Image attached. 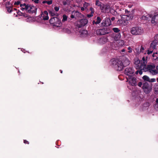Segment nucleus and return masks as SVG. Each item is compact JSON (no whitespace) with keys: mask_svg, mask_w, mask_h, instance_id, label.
<instances>
[{"mask_svg":"<svg viewBox=\"0 0 158 158\" xmlns=\"http://www.w3.org/2000/svg\"><path fill=\"white\" fill-rule=\"evenodd\" d=\"M111 24L110 19L109 18L106 17L104 19L101 23L102 27H108Z\"/></svg>","mask_w":158,"mask_h":158,"instance_id":"6e6552de","label":"nucleus"},{"mask_svg":"<svg viewBox=\"0 0 158 158\" xmlns=\"http://www.w3.org/2000/svg\"><path fill=\"white\" fill-rule=\"evenodd\" d=\"M108 40L106 37H103L100 38L98 40V42L101 44H103L106 43Z\"/></svg>","mask_w":158,"mask_h":158,"instance_id":"ddd939ff","label":"nucleus"},{"mask_svg":"<svg viewBox=\"0 0 158 158\" xmlns=\"http://www.w3.org/2000/svg\"><path fill=\"white\" fill-rule=\"evenodd\" d=\"M156 44L155 42H152L151 44L150 49L151 50L154 49L156 48Z\"/></svg>","mask_w":158,"mask_h":158,"instance_id":"4be33fe9","label":"nucleus"},{"mask_svg":"<svg viewBox=\"0 0 158 158\" xmlns=\"http://www.w3.org/2000/svg\"><path fill=\"white\" fill-rule=\"evenodd\" d=\"M95 5L96 6H100L102 5L101 2H100L98 0H96L95 1Z\"/></svg>","mask_w":158,"mask_h":158,"instance_id":"c756f323","label":"nucleus"},{"mask_svg":"<svg viewBox=\"0 0 158 158\" xmlns=\"http://www.w3.org/2000/svg\"><path fill=\"white\" fill-rule=\"evenodd\" d=\"M23 142L25 144H29V142L26 140H24Z\"/></svg>","mask_w":158,"mask_h":158,"instance_id":"a18cd8bd","label":"nucleus"},{"mask_svg":"<svg viewBox=\"0 0 158 158\" xmlns=\"http://www.w3.org/2000/svg\"><path fill=\"white\" fill-rule=\"evenodd\" d=\"M88 20L86 19H83L77 22L76 26L80 28L85 26L88 23Z\"/></svg>","mask_w":158,"mask_h":158,"instance_id":"0eeeda50","label":"nucleus"},{"mask_svg":"<svg viewBox=\"0 0 158 158\" xmlns=\"http://www.w3.org/2000/svg\"><path fill=\"white\" fill-rule=\"evenodd\" d=\"M66 2H63V4L64 5H66Z\"/></svg>","mask_w":158,"mask_h":158,"instance_id":"bf43d9fd","label":"nucleus"},{"mask_svg":"<svg viewBox=\"0 0 158 158\" xmlns=\"http://www.w3.org/2000/svg\"><path fill=\"white\" fill-rule=\"evenodd\" d=\"M37 8L34 6H30L28 12L30 14H32L35 13L36 11Z\"/></svg>","mask_w":158,"mask_h":158,"instance_id":"4468645a","label":"nucleus"},{"mask_svg":"<svg viewBox=\"0 0 158 158\" xmlns=\"http://www.w3.org/2000/svg\"><path fill=\"white\" fill-rule=\"evenodd\" d=\"M20 6L21 7H22V6H23V4H20Z\"/></svg>","mask_w":158,"mask_h":158,"instance_id":"052dcab7","label":"nucleus"},{"mask_svg":"<svg viewBox=\"0 0 158 158\" xmlns=\"http://www.w3.org/2000/svg\"><path fill=\"white\" fill-rule=\"evenodd\" d=\"M4 0V1L5 2V0Z\"/></svg>","mask_w":158,"mask_h":158,"instance_id":"774afa93","label":"nucleus"},{"mask_svg":"<svg viewBox=\"0 0 158 158\" xmlns=\"http://www.w3.org/2000/svg\"><path fill=\"white\" fill-rule=\"evenodd\" d=\"M142 88L144 92L146 94H148L151 91L152 88L151 85H149L148 82L144 81L143 83Z\"/></svg>","mask_w":158,"mask_h":158,"instance_id":"423d86ee","label":"nucleus"},{"mask_svg":"<svg viewBox=\"0 0 158 158\" xmlns=\"http://www.w3.org/2000/svg\"><path fill=\"white\" fill-rule=\"evenodd\" d=\"M23 6L25 7L27 5V4H26L25 3H24L23 4Z\"/></svg>","mask_w":158,"mask_h":158,"instance_id":"6e6d98bb","label":"nucleus"},{"mask_svg":"<svg viewBox=\"0 0 158 158\" xmlns=\"http://www.w3.org/2000/svg\"><path fill=\"white\" fill-rule=\"evenodd\" d=\"M135 67L136 68V69H139V70H137L135 72V74H137L138 73H139L140 75H141L142 74L143 72L142 71L143 70L142 69L141 67L142 66H140L139 64H136V63H135Z\"/></svg>","mask_w":158,"mask_h":158,"instance_id":"9b49d317","label":"nucleus"},{"mask_svg":"<svg viewBox=\"0 0 158 158\" xmlns=\"http://www.w3.org/2000/svg\"><path fill=\"white\" fill-rule=\"evenodd\" d=\"M111 31V30L110 27H105L98 29L96 31V33L98 35H105L110 33Z\"/></svg>","mask_w":158,"mask_h":158,"instance_id":"20e7f679","label":"nucleus"},{"mask_svg":"<svg viewBox=\"0 0 158 158\" xmlns=\"http://www.w3.org/2000/svg\"><path fill=\"white\" fill-rule=\"evenodd\" d=\"M135 50L137 53L138 54L141 52V50H140V47L139 46L138 47L136 48Z\"/></svg>","mask_w":158,"mask_h":158,"instance_id":"c85d7f7f","label":"nucleus"},{"mask_svg":"<svg viewBox=\"0 0 158 158\" xmlns=\"http://www.w3.org/2000/svg\"><path fill=\"white\" fill-rule=\"evenodd\" d=\"M93 14H91L90 13V14H88L87 15V16L88 18H90L92 16H93Z\"/></svg>","mask_w":158,"mask_h":158,"instance_id":"37998d69","label":"nucleus"},{"mask_svg":"<svg viewBox=\"0 0 158 158\" xmlns=\"http://www.w3.org/2000/svg\"><path fill=\"white\" fill-rule=\"evenodd\" d=\"M14 10H17V9L16 8H14Z\"/></svg>","mask_w":158,"mask_h":158,"instance_id":"e2e57ef3","label":"nucleus"},{"mask_svg":"<svg viewBox=\"0 0 158 158\" xmlns=\"http://www.w3.org/2000/svg\"><path fill=\"white\" fill-rule=\"evenodd\" d=\"M156 102L157 103H158V98H157V99H156Z\"/></svg>","mask_w":158,"mask_h":158,"instance_id":"13d9d810","label":"nucleus"},{"mask_svg":"<svg viewBox=\"0 0 158 158\" xmlns=\"http://www.w3.org/2000/svg\"><path fill=\"white\" fill-rule=\"evenodd\" d=\"M129 79V83L132 85L135 86L136 85V78L133 76L128 77V78Z\"/></svg>","mask_w":158,"mask_h":158,"instance_id":"9d476101","label":"nucleus"},{"mask_svg":"<svg viewBox=\"0 0 158 158\" xmlns=\"http://www.w3.org/2000/svg\"><path fill=\"white\" fill-rule=\"evenodd\" d=\"M143 85V83L142 82H140L138 84V85L140 87H141L142 85Z\"/></svg>","mask_w":158,"mask_h":158,"instance_id":"49530a36","label":"nucleus"},{"mask_svg":"<svg viewBox=\"0 0 158 158\" xmlns=\"http://www.w3.org/2000/svg\"><path fill=\"white\" fill-rule=\"evenodd\" d=\"M87 33V31L86 30H83L81 32V34H86Z\"/></svg>","mask_w":158,"mask_h":158,"instance_id":"c03bdc74","label":"nucleus"},{"mask_svg":"<svg viewBox=\"0 0 158 158\" xmlns=\"http://www.w3.org/2000/svg\"><path fill=\"white\" fill-rule=\"evenodd\" d=\"M157 54V53H153V54H152V56H153V57H155V56H155V54Z\"/></svg>","mask_w":158,"mask_h":158,"instance_id":"603ef678","label":"nucleus"},{"mask_svg":"<svg viewBox=\"0 0 158 158\" xmlns=\"http://www.w3.org/2000/svg\"><path fill=\"white\" fill-rule=\"evenodd\" d=\"M21 10H25V7H22L21 8Z\"/></svg>","mask_w":158,"mask_h":158,"instance_id":"864d4df0","label":"nucleus"},{"mask_svg":"<svg viewBox=\"0 0 158 158\" xmlns=\"http://www.w3.org/2000/svg\"><path fill=\"white\" fill-rule=\"evenodd\" d=\"M125 73L128 77L133 76L134 73V70L131 67H127L126 68L125 71Z\"/></svg>","mask_w":158,"mask_h":158,"instance_id":"1a4fd4ad","label":"nucleus"},{"mask_svg":"<svg viewBox=\"0 0 158 158\" xmlns=\"http://www.w3.org/2000/svg\"><path fill=\"white\" fill-rule=\"evenodd\" d=\"M48 12L49 15L51 16H56L58 15V14L57 13H55L54 10H49Z\"/></svg>","mask_w":158,"mask_h":158,"instance_id":"aec40b11","label":"nucleus"},{"mask_svg":"<svg viewBox=\"0 0 158 158\" xmlns=\"http://www.w3.org/2000/svg\"><path fill=\"white\" fill-rule=\"evenodd\" d=\"M110 20H111L112 21H114L115 19V17H113L111 18Z\"/></svg>","mask_w":158,"mask_h":158,"instance_id":"3c124183","label":"nucleus"},{"mask_svg":"<svg viewBox=\"0 0 158 158\" xmlns=\"http://www.w3.org/2000/svg\"><path fill=\"white\" fill-rule=\"evenodd\" d=\"M155 64H152L148 65H145V66L143 67H141L143 71L146 72L149 71L153 75H156L157 73V71L155 69Z\"/></svg>","mask_w":158,"mask_h":158,"instance_id":"f03ea898","label":"nucleus"},{"mask_svg":"<svg viewBox=\"0 0 158 158\" xmlns=\"http://www.w3.org/2000/svg\"><path fill=\"white\" fill-rule=\"evenodd\" d=\"M10 3L9 2H6V4H5L6 7H8L9 6H8L10 5Z\"/></svg>","mask_w":158,"mask_h":158,"instance_id":"a19ab883","label":"nucleus"},{"mask_svg":"<svg viewBox=\"0 0 158 158\" xmlns=\"http://www.w3.org/2000/svg\"><path fill=\"white\" fill-rule=\"evenodd\" d=\"M127 49L128 50H129L128 51V52L129 53H131L132 52V49L130 46H129L128 48Z\"/></svg>","mask_w":158,"mask_h":158,"instance_id":"f704fd0d","label":"nucleus"},{"mask_svg":"<svg viewBox=\"0 0 158 158\" xmlns=\"http://www.w3.org/2000/svg\"><path fill=\"white\" fill-rule=\"evenodd\" d=\"M140 50H141V52H143V51L144 50V48L142 46H141L140 47Z\"/></svg>","mask_w":158,"mask_h":158,"instance_id":"ea45409f","label":"nucleus"},{"mask_svg":"<svg viewBox=\"0 0 158 158\" xmlns=\"http://www.w3.org/2000/svg\"><path fill=\"white\" fill-rule=\"evenodd\" d=\"M156 36V37H157V36H158V34H157V35Z\"/></svg>","mask_w":158,"mask_h":158,"instance_id":"69168bd1","label":"nucleus"},{"mask_svg":"<svg viewBox=\"0 0 158 158\" xmlns=\"http://www.w3.org/2000/svg\"><path fill=\"white\" fill-rule=\"evenodd\" d=\"M70 17H71V18L72 19H73V18H75V17L74 16V15L72 13V15L70 16Z\"/></svg>","mask_w":158,"mask_h":158,"instance_id":"09e8293b","label":"nucleus"},{"mask_svg":"<svg viewBox=\"0 0 158 158\" xmlns=\"http://www.w3.org/2000/svg\"><path fill=\"white\" fill-rule=\"evenodd\" d=\"M52 0L49 1H47L45 0V1H43L42 3L43 4L46 3L48 4V5H51V4H52Z\"/></svg>","mask_w":158,"mask_h":158,"instance_id":"cd10ccee","label":"nucleus"},{"mask_svg":"<svg viewBox=\"0 0 158 158\" xmlns=\"http://www.w3.org/2000/svg\"><path fill=\"white\" fill-rule=\"evenodd\" d=\"M49 23L51 24H53L54 26L59 27L61 26L62 23L60 19L56 17L51 18L49 20Z\"/></svg>","mask_w":158,"mask_h":158,"instance_id":"7ed1b4c3","label":"nucleus"},{"mask_svg":"<svg viewBox=\"0 0 158 158\" xmlns=\"http://www.w3.org/2000/svg\"><path fill=\"white\" fill-rule=\"evenodd\" d=\"M130 61L126 57H123V61L118 59L112 60L111 65L117 71H121L123 67H126L130 64Z\"/></svg>","mask_w":158,"mask_h":158,"instance_id":"f257e3e1","label":"nucleus"},{"mask_svg":"<svg viewBox=\"0 0 158 158\" xmlns=\"http://www.w3.org/2000/svg\"><path fill=\"white\" fill-rule=\"evenodd\" d=\"M140 19H141L143 20H147L148 19V17L145 16L143 15L141 17Z\"/></svg>","mask_w":158,"mask_h":158,"instance_id":"473e14b6","label":"nucleus"},{"mask_svg":"<svg viewBox=\"0 0 158 158\" xmlns=\"http://www.w3.org/2000/svg\"><path fill=\"white\" fill-rule=\"evenodd\" d=\"M125 12L126 15H124V19L126 20H129L132 18V16L131 15H129L128 14H127V13H129V12H130L129 11H128V10L126 9L125 10Z\"/></svg>","mask_w":158,"mask_h":158,"instance_id":"f3484780","label":"nucleus"},{"mask_svg":"<svg viewBox=\"0 0 158 158\" xmlns=\"http://www.w3.org/2000/svg\"><path fill=\"white\" fill-rule=\"evenodd\" d=\"M157 81L158 82V77L156 79Z\"/></svg>","mask_w":158,"mask_h":158,"instance_id":"0e129e2a","label":"nucleus"},{"mask_svg":"<svg viewBox=\"0 0 158 158\" xmlns=\"http://www.w3.org/2000/svg\"><path fill=\"white\" fill-rule=\"evenodd\" d=\"M121 51H122V52H125V49H123Z\"/></svg>","mask_w":158,"mask_h":158,"instance_id":"4d7b16f0","label":"nucleus"},{"mask_svg":"<svg viewBox=\"0 0 158 158\" xmlns=\"http://www.w3.org/2000/svg\"><path fill=\"white\" fill-rule=\"evenodd\" d=\"M30 5H29L28 4H27L26 6H25V10H26L27 11V12H28V10H29V8L30 7Z\"/></svg>","mask_w":158,"mask_h":158,"instance_id":"72a5a7b5","label":"nucleus"},{"mask_svg":"<svg viewBox=\"0 0 158 158\" xmlns=\"http://www.w3.org/2000/svg\"><path fill=\"white\" fill-rule=\"evenodd\" d=\"M63 19H62V22L64 23L65 21H67L68 19V16L65 14L63 15Z\"/></svg>","mask_w":158,"mask_h":158,"instance_id":"b1692460","label":"nucleus"},{"mask_svg":"<svg viewBox=\"0 0 158 158\" xmlns=\"http://www.w3.org/2000/svg\"><path fill=\"white\" fill-rule=\"evenodd\" d=\"M113 31L116 33H118L120 32V30L118 28L116 27H114L112 28Z\"/></svg>","mask_w":158,"mask_h":158,"instance_id":"bb28decb","label":"nucleus"},{"mask_svg":"<svg viewBox=\"0 0 158 158\" xmlns=\"http://www.w3.org/2000/svg\"><path fill=\"white\" fill-rule=\"evenodd\" d=\"M35 3H39V0H32Z\"/></svg>","mask_w":158,"mask_h":158,"instance_id":"de8ad7c7","label":"nucleus"},{"mask_svg":"<svg viewBox=\"0 0 158 158\" xmlns=\"http://www.w3.org/2000/svg\"><path fill=\"white\" fill-rule=\"evenodd\" d=\"M72 13L74 14L75 17H80L82 16V14L77 11L74 10L72 11Z\"/></svg>","mask_w":158,"mask_h":158,"instance_id":"6ab92c4d","label":"nucleus"},{"mask_svg":"<svg viewBox=\"0 0 158 158\" xmlns=\"http://www.w3.org/2000/svg\"><path fill=\"white\" fill-rule=\"evenodd\" d=\"M102 21V19L99 16H98L96 18V21L93 20L92 21V25L94 26H95L96 25L99 24Z\"/></svg>","mask_w":158,"mask_h":158,"instance_id":"2eb2a0df","label":"nucleus"},{"mask_svg":"<svg viewBox=\"0 0 158 158\" xmlns=\"http://www.w3.org/2000/svg\"><path fill=\"white\" fill-rule=\"evenodd\" d=\"M6 10L9 13H10L12 11V6H9L6 7Z\"/></svg>","mask_w":158,"mask_h":158,"instance_id":"5701e85b","label":"nucleus"},{"mask_svg":"<svg viewBox=\"0 0 158 158\" xmlns=\"http://www.w3.org/2000/svg\"><path fill=\"white\" fill-rule=\"evenodd\" d=\"M59 9L60 6H55L54 8L56 12L58 11L59 10Z\"/></svg>","mask_w":158,"mask_h":158,"instance_id":"c9c22d12","label":"nucleus"},{"mask_svg":"<svg viewBox=\"0 0 158 158\" xmlns=\"http://www.w3.org/2000/svg\"><path fill=\"white\" fill-rule=\"evenodd\" d=\"M156 81V79L154 78H152L151 79H150L149 82H155Z\"/></svg>","mask_w":158,"mask_h":158,"instance_id":"e433bc0d","label":"nucleus"},{"mask_svg":"<svg viewBox=\"0 0 158 158\" xmlns=\"http://www.w3.org/2000/svg\"><path fill=\"white\" fill-rule=\"evenodd\" d=\"M142 60L143 61L141 62V64L140 63V60H137L136 61H135V63H136V64H139L140 66H142L143 67H145V65L147 64L146 60L145 59L144 57H143L142 58Z\"/></svg>","mask_w":158,"mask_h":158,"instance_id":"f8f14e48","label":"nucleus"},{"mask_svg":"<svg viewBox=\"0 0 158 158\" xmlns=\"http://www.w3.org/2000/svg\"><path fill=\"white\" fill-rule=\"evenodd\" d=\"M90 10L91 11L90 14L93 15V14L94 12V9L93 7H91L90 8Z\"/></svg>","mask_w":158,"mask_h":158,"instance_id":"2f4dec72","label":"nucleus"},{"mask_svg":"<svg viewBox=\"0 0 158 158\" xmlns=\"http://www.w3.org/2000/svg\"><path fill=\"white\" fill-rule=\"evenodd\" d=\"M150 103H149L148 102H146L144 104V106L148 107L150 106Z\"/></svg>","mask_w":158,"mask_h":158,"instance_id":"4c0bfd02","label":"nucleus"},{"mask_svg":"<svg viewBox=\"0 0 158 158\" xmlns=\"http://www.w3.org/2000/svg\"><path fill=\"white\" fill-rule=\"evenodd\" d=\"M131 32L133 35H140L143 32V30L140 27H134L131 28Z\"/></svg>","mask_w":158,"mask_h":158,"instance_id":"39448f33","label":"nucleus"},{"mask_svg":"<svg viewBox=\"0 0 158 158\" xmlns=\"http://www.w3.org/2000/svg\"><path fill=\"white\" fill-rule=\"evenodd\" d=\"M42 15H43V19L44 20H46L48 19V13L47 11H44Z\"/></svg>","mask_w":158,"mask_h":158,"instance_id":"a211bd4d","label":"nucleus"},{"mask_svg":"<svg viewBox=\"0 0 158 158\" xmlns=\"http://www.w3.org/2000/svg\"><path fill=\"white\" fill-rule=\"evenodd\" d=\"M121 35L120 32L114 33L113 34L112 37L115 40H118L121 37Z\"/></svg>","mask_w":158,"mask_h":158,"instance_id":"dca6fc26","label":"nucleus"},{"mask_svg":"<svg viewBox=\"0 0 158 158\" xmlns=\"http://www.w3.org/2000/svg\"><path fill=\"white\" fill-rule=\"evenodd\" d=\"M66 32L69 34L71 32L68 29H66Z\"/></svg>","mask_w":158,"mask_h":158,"instance_id":"8fccbe9b","label":"nucleus"},{"mask_svg":"<svg viewBox=\"0 0 158 158\" xmlns=\"http://www.w3.org/2000/svg\"><path fill=\"white\" fill-rule=\"evenodd\" d=\"M156 17L158 18V15H155L152 17L151 20V23H152L154 24H156L157 22V20L156 19Z\"/></svg>","mask_w":158,"mask_h":158,"instance_id":"412c9836","label":"nucleus"},{"mask_svg":"<svg viewBox=\"0 0 158 158\" xmlns=\"http://www.w3.org/2000/svg\"><path fill=\"white\" fill-rule=\"evenodd\" d=\"M156 58H157V57H156V58L155 59V60H156Z\"/></svg>","mask_w":158,"mask_h":158,"instance_id":"338daca9","label":"nucleus"},{"mask_svg":"<svg viewBox=\"0 0 158 158\" xmlns=\"http://www.w3.org/2000/svg\"><path fill=\"white\" fill-rule=\"evenodd\" d=\"M60 72L61 73H62L63 71H62V70H60Z\"/></svg>","mask_w":158,"mask_h":158,"instance_id":"680f3d73","label":"nucleus"},{"mask_svg":"<svg viewBox=\"0 0 158 158\" xmlns=\"http://www.w3.org/2000/svg\"><path fill=\"white\" fill-rule=\"evenodd\" d=\"M142 78L144 81H147L149 82L150 81V79L149 77L147 76L144 75L143 76Z\"/></svg>","mask_w":158,"mask_h":158,"instance_id":"a878e982","label":"nucleus"},{"mask_svg":"<svg viewBox=\"0 0 158 158\" xmlns=\"http://www.w3.org/2000/svg\"><path fill=\"white\" fill-rule=\"evenodd\" d=\"M85 10L84 8L83 7H81V10L82 11H84Z\"/></svg>","mask_w":158,"mask_h":158,"instance_id":"5fc2aeb1","label":"nucleus"},{"mask_svg":"<svg viewBox=\"0 0 158 158\" xmlns=\"http://www.w3.org/2000/svg\"><path fill=\"white\" fill-rule=\"evenodd\" d=\"M20 2L18 1L17 2H15L14 3V5H19L20 4Z\"/></svg>","mask_w":158,"mask_h":158,"instance_id":"79ce46f5","label":"nucleus"},{"mask_svg":"<svg viewBox=\"0 0 158 158\" xmlns=\"http://www.w3.org/2000/svg\"><path fill=\"white\" fill-rule=\"evenodd\" d=\"M153 52V50H151L150 48L148 50L147 54H150L152 53Z\"/></svg>","mask_w":158,"mask_h":158,"instance_id":"58836bf2","label":"nucleus"},{"mask_svg":"<svg viewBox=\"0 0 158 158\" xmlns=\"http://www.w3.org/2000/svg\"><path fill=\"white\" fill-rule=\"evenodd\" d=\"M110 8V6L107 4L104 5V12H106Z\"/></svg>","mask_w":158,"mask_h":158,"instance_id":"393cba45","label":"nucleus"},{"mask_svg":"<svg viewBox=\"0 0 158 158\" xmlns=\"http://www.w3.org/2000/svg\"><path fill=\"white\" fill-rule=\"evenodd\" d=\"M104 4H102L99 6L101 10L103 12H104Z\"/></svg>","mask_w":158,"mask_h":158,"instance_id":"7c9ffc66","label":"nucleus"}]
</instances>
